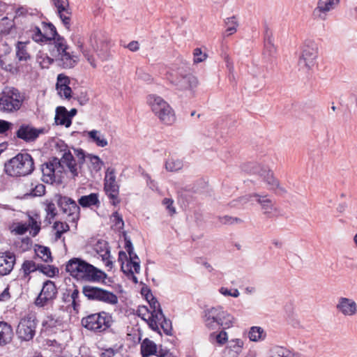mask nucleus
I'll list each match as a JSON object with an SVG mask.
<instances>
[{"instance_id": "58836bf2", "label": "nucleus", "mask_w": 357, "mask_h": 357, "mask_svg": "<svg viewBox=\"0 0 357 357\" xmlns=\"http://www.w3.org/2000/svg\"><path fill=\"white\" fill-rule=\"evenodd\" d=\"M119 261L121 263V266L122 271L126 274H133L137 273L135 271V268L132 266V264H129V257H128L126 253L123 251H120L119 252Z\"/></svg>"}, {"instance_id": "f704fd0d", "label": "nucleus", "mask_w": 357, "mask_h": 357, "mask_svg": "<svg viewBox=\"0 0 357 357\" xmlns=\"http://www.w3.org/2000/svg\"><path fill=\"white\" fill-rule=\"evenodd\" d=\"M78 203L81 206H82L84 208L92 207V206L98 207L100 205L98 194L91 193L89 195L82 196L78 199Z\"/></svg>"}, {"instance_id": "7ed1b4c3", "label": "nucleus", "mask_w": 357, "mask_h": 357, "mask_svg": "<svg viewBox=\"0 0 357 357\" xmlns=\"http://www.w3.org/2000/svg\"><path fill=\"white\" fill-rule=\"evenodd\" d=\"M203 321L209 330H216L220 328H229L233 326L234 318L221 306L208 308L203 312Z\"/></svg>"}, {"instance_id": "ea45409f", "label": "nucleus", "mask_w": 357, "mask_h": 357, "mask_svg": "<svg viewBox=\"0 0 357 357\" xmlns=\"http://www.w3.org/2000/svg\"><path fill=\"white\" fill-rule=\"evenodd\" d=\"M29 229H31L30 234L36 236L40 230V220L39 216L36 214L33 216L29 215L28 222Z\"/></svg>"}, {"instance_id": "4c0bfd02", "label": "nucleus", "mask_w": 357, "mask_h": 357, "mask_svg": "<svg viewBox=\"0 0 357 357\" xmlns=\"http://www.w3.org/2000/svg\"><path fill=\"white\" fill-rule=\"evenodd\" d=\"M42 29L43 33H45L47 42L54 40L55 45V40L61 37L56 31V27L52 23L42 22Z\"/></svg>"}, {"instance_id": "e2e57ef3", "label": "nucleus", "mask_w": 357, "mask_h": 357, "mask_svg": "<svg viewBox=\"0 0 357 357\" xmlns=\"http://www.w3.org/2000/svg\"><path fill=\"white\" fill-rule=\"evenodd\" d=\"M13 126L11 122L0 119V134H5L7 131L10 130Z\"/></svg>"}, {"instance_id": "f8f14e48", "label": "nucleus", "mask_w": 357, "mask_h": 357, "mask_svg": "<svg viewBox=\"0 0 357 357\" xmlns=\"http://www.w3.org/2000/svg\"><path fill=\"white\" fill-rule=\"evenodd\" d=\"M317 54V44L312 40H305L298 61L300 68L307 70L312 69L316 65Z\"/></svg>"}, {"instance_id": "0eeeda50", "label": "nucleus", "mask_w": 357, "mask_h": 357, "mask_svg": "<svg viewBox=\"0 0 357 357\" xmlns=\"http://www.w3.org/2000/svg\"><path fill=\"white\" fill-rule=\"evenodd\" d=\"M72 41L78 50L82 53L84 57L87 60L93 68H96V61L94 56L96 51L93 47V39H84L78 34L72 36ZM97 55L102 60H106L109 57L107 50H96Z\"/></svg>"}, {"instance_id": "c756f323", "label": "nucleus", "mask_w": 357, "mask_h": 357, "mask_svg": "<svg viewBox=\"0 0 357 357\" xmlns=\"http://www.w3.org/2000/svg\"><path fill=\"white\" fill-rule=\"evenodd\" d=\"M62 321L52 316H47L42 323V331L47 335L56 333L61 331Z\"/></svg>"}, {"instance_id": "bf43d9fd", "label": "nucleus", "mask_w": 357, "mask_h": 357, "mask_svg": "<svg viewBox=\"0 0 357 357\" xmlns=\"http://www.w3.org/2000/svg\"><path fill=\"white\" fill-rule=\"evenodd\" d=\"M111 220L114 222V225L119 229L122 228L124 225L122 216L117 211L112 214Z\"/></svg>"}, {"instance_id": "49530a36", "label": "nucleus", "mask_w": 357, "mask_h": 357, "mask_svg": "<svg viewBox=\"0 0 357 357\" xmlns=\"http://www.w3.org/2000/svg\"><path fill=\"white\" fill-rule=\"evenodd\" d=\"M223 329L218 334L212 333L210 334L209 340L213 343L215 341L219 345H223L227 342L228 336L227 332Z\"/></svg>"}, {"instance_id": "79ce46f5", "label": "nucleus", "mask_w": 357, "mask_h": 357, "mask_svg": "<svg viewBox=\"0 0 357 357\" xmlns=\"http://www.w3.org/2000/svg\"><path fill=\"white\" fill-rule=\"evenodd\" d=\"M29 42H18L16 45V56L20 61H26L30 58L26 45Z\"/></svg>"}, {"instance_id": "473e14b6", "label": "nucleus", "mask_w": 357, "mask_h": 357, "mask_svg": "<svg viewBox=\"0 0 357 357\" xmlns=\"http://www.w3.org/2000/svg\"><path fill=\"white\" fill-rule=\"evenodd\" d=\"M89 139L96 144L98 147H105L108 145V142L105 137V135L97 130H91L90 131L85 132Z\"/></svg>"}, {"instance_id": "5fc2aeb1", "label": "nucleus", "mask_w": 357, "mask_h": 357, "mask_svg": "<svg viewBox=\"0 0 357 357\" xmlns=\"http://www.w3.org/2000/svg\"><path fill=\"white\" fill-rule=\"evenodd\" d=\"M264 47L266 52L268 53L269 56H273L275 53L276 48L271 36H268L266 37L264 40Z\"/></svg>"}, {"instance_id": "2f4dec72", "label": "nucleus", "mask_w": 357, "mask_h": 357, "mask_svg": "<svg viewBox=\"0 0 357 357\" xmlns=\"http://www.w3.org/2000/svg\"><path fill=\"white\" fill-rule=\"evenodd\" d=\"M54 121L56 125L64 126L66 128L71 126L72 120L70 119L68 112L65 107H56Z\"/></svg>"}, {"instance_id": "a19ab883", "label": "nucleus", "mask_w": 357, "mask_h": 357, "mask_svg": "<svg viewBox=\"0 0 357 357\" xmlns=\"http://www.w3.org/2000/svg\"><path fill=\"white\" fill-rule=\"evenodd\" d=\"M225 24L226 26V30L225 33L223 34L224 37H227L236 32L238 23L236 18L234 16L227 17L225 20Z\"/></svg>"}, {"instance_id": "dca6fc26", "label": "nucleus", "mask_w": 357, "mask_h": 357, "mask_svg": "<svg viewBox=\"0 0 357 357\" xmlns=\"http://www.w3.org/2000/svg\"><path fill=\"white\" fill-rule=\"evenodd\" d=\"M36 319L33 314H29L22 318L16 330L18 337L24 341L33 339L36 333Z\"/></svg>"}, {"instance_id": "aec40b11", "label": "nucleus", "mask_w": 357, "mask_h": 357, "mask_svg": "<svg viewBox=\"0 0 357 357\" xmlns=\"http://www.w3.org/2000/svg\"><path fill=\"white\" fill-rule=\"evenodd\" d=\"M253 172L260 176L266 184L268 190L271 191L278 190L283 192H285V190L280 186L279 181L274 176L273 172L268 167L256 166Z\"/></svg>"}, {"instance_id": "4d7b16f0", "label": "nucleus", "mask_w": 357, "mask_h": 357, "mask_svg": "<svg viewBox=\"0 0 357 357\" xmlns=\"http://www.w3.org/2000/svg\"><path fill=\"white\" fill-rule=\"evenodd\" d=\"M207 58V54L203 53L200 48H195L193 51V61L195 63H199L205 61Z\"/></svg>"}, {"instance_id": "c85d7f7f", "label": "nucleus", "mask_w": 357, "mask_h": 357, "mask_svg": "<svg viewBox=\"0 0 357 357\" xmlns=\"http://www.w3.org/2000/svg\"><path fill=\"white\" fill-rule=\"evenodd\" d=\"M94 250L98 255L107 267L112 268V261L111 260L110 251L107 242L98 241L94 245Z\"/></svg>"}, {"instance_id": "f3484780", "label": "nucleus", "mask_w": 357, "mask_h": 357, "mask_svg": "<svg viewBox=\"0 0 357 357\" xmlns=\"http://www.w3.org/2000/svg\"><path fill=\"white\" fill-rule=\"evenodd\" d=\"M57 295V288L53 281L46 280L37 296L35 304L38 307H45L51 304Z\"/></svg>"}, {"instance_id": "8fccbe9b", "label": "nucleus", "mask_w": 357, "mask_h": 357, "mask_svg": "<svg viewBox=\"0 0 357 357\" xmlns=\"http://www.w3.org/2000/svg\"><path fill=\"white\" fill-rule=\"evenodd\" d=\"M56 229L55 238L59 239L61 237V235L69 230V226L66 222H56L54 225Z\"/></svg>"}, {"instance_id": "13d9d810", "label": "nucleus", "mask_w": 357, "mask_h": 357, "mask_svg": "<svg viewBox=\"0 0 357 357\" xmlns=\"http://www.w3.org/2000/svg\"><path fill=\"white\" fill-rule=\"evenodd\" d=\"M219 220L221 223L225 225L239 224L243 222L242 220L238 218H234L229 215L220 217Z\"/></svg>"}, {"instance_id": "a18cd8bd", "label": "nucleus", "mask_w": 357, "mask_h": 357, "mask_svg": "<svg viewBox=\"0 0 357 357\" xmlns=\"http://www.w3.org/2000/svg\"><path fill=\"white\" fill-rule=\"evenodd\" d=\"M53 61V59L42 52H39L36 56V61L42 68H48Z\"/></svg>"}, {"instance_id": "ddd939ff", "label": "nucleus", "mask_w": 357, "mask_h": 357, "mask_svg": "<svg viewBox=\"0 0 357 357\" xmlns=\"http://www.w3.org/2000/svg\"><path fill=\"white\" fill-rule=\"evenodd\" d=\"M104 189L112 205L116 206L120 203L119 197V185L116 181V172L114 168H107L105 179Z\"/></svg>"}, {"instance_id": "680f3d73", "label": "nucleus", "mask_w": 357, "mask_h": 357, "mask_svg": "<svg viewBox=\"0 0 357 357\" xmlns=\"http://www.w3.org/2000/svg\"><path fill=\"white\" fill-rule=\"evenodd\" d=\"M119 351L116 347L102 349L100 354V357H114Z\"/></svg>"}, {"instance_id": "412c9836", "label": "nucleus", "mask_w": 357, "mask_h": 357, "mask_svg": "<svg viewBox=\"0 0 357 357\" xmlns=\"http://www.w3.org/2000/svg\"><path fill=\"white\" fill-rule=\"evenodd\" d=\"M45 132L44 128H35L31 124H22L16 132L17 138L23 140L26 143L35 142L40 135Z\"/></svg>"}, {"instance_id": "c03bdc74", "label": "nucleus", "mask_w": 357, "mask_h": 357, "mask_svg": "<svg viewBox=\"0 0 357 357\" xmlns=\"http://www.w3.org/2000/svg\"><path fill=\"white\" fill-rule=\"evenodd\" d=\"M265 336L263 328L259 326H252L249 331V338L253 342L264 340Z\"/></svg>"}, {"instance_id": "4468645a", "label": "nucleus", "mask_w": 357, "mask_h": 357, "mask_svg": "<svg viewBox=\"0 0 357 357\" xmlns=\"http://www.w3.org/2000/svg\"><path fill=\"white\" fill-rule=\"evenodd\" d=\"M56 202L68 221L75 222L79 218L80 208L77 203L70 197L56 195Z\"/></svg>"}, {"instance_id": "2eb2a0df", "label": "nucleus", "mask_w": 357, "mask_h": 357, "mask_svg": "<svg viewBox=\"0 0 357 357\" xmlns=\"http://www.w3.org/2000/svg\"><path fill=\"white\" fill-rule=\"evenodd\" d=\"M198 85V79L192 72L180 75V98L183 100L194 98Z\"/></svg>"}, {"instance_id": "423d86ee", "label": "nucleus", "mask_w": 357, "mask_h": 357, "mask_svg": "<svg viewBox=\"0 0 357 357\" xmlns=\"http://www.w3.org/2000/svg\"><path fill=\"white\" fill-rule=\"evenodd\" d=\"M24 102V96L14 87L6 86L0 93V112L7 114L18 111Z\"/></svg>"}, {"instance_id": "c9c22d12", "label": "nucleus", "mask_w": 357, "mask_h": 357, "mask_svg": "<svg viewBox=\"0 0 357 357\" xmlns=\"http://www.w3.org/2000/svg\"><path fill=\"white\" fill-rule=\"evenodd\" d=\"M125 248L129 255V264H132L135 271L139 273L140 271V261L138 256L134 252L132 244L130 241H126Z\"/></svg>"}, {"instance_id": "5701e85b", "label": "nucleus", "mask_w": 357, "mask_h": 357, "mask_svg": "<svg viewBox=\"0 0 357 357\" xmlns=\"http://www.w3.org/2000/svg\"><path fill=\"white\" fill-rule=\"evenodd\" d=\"M340 3V0H319L312 15L315 19L325 20L327 13L334 9Z\"/></svg>"}, {"instance_id": "f03ea898", "label": "nucleus", "mask_w": 357, "mask_h": 357, "mask_svg": "<svg viewBox=\"0 0 357 357\" xmlns=\"http://www.w3.org/2000/svg\"><path fill=\"white\" fill-rule=\"evenodd\" d=\"M56 148L61 156L59 162L62 167V172L68 171L73 177L77 176L85 160L84 151L81 149H70L63 142H58Z\"/></svg>"}, {"instance_id": "6e6d98bb", "label": "nucleus", "mask_w": 357, "mask_h": 357, "mask_svg": "<svg viewBox=\"0 0 357 357\" xmlns=\"http://www.w3.org/2000/svg\"><path fill=\"white\" fill-rule=\"evenodd\" d=\"M45 186L43 184H37L34 188H31L29 195L31 197H40L45 194Z\"/></svg>"}, {"instance_id": "774afa93", "label": "nucleus", "mask_w": 357, "mask_h": 357, "mask_svg": "<svg viewBox=\"0 0 357 357\" xmlns=\"http://www.w3.org/2000/svg\"><path fill=\"white\" fill-rule=\"evenodd\" d=\"M137 75L139 79L147 82L152 80L151 76L149 73L144 72L142 69L137 70Z\"/></svg>"}, {"instance_id": "09e8293b", "label": "nucleus", "mask_w": 357, "mask_h": 357, "mask_svg": "<svg viewBox=\"0 0 357 357\" xmlns=\"http://www.w3.org/2000/svg\"><path fill=\"white\" fill-rule=\"evenodd\" d=\"M36 255L45 262L52 261L51 252L46 247L40 246L36 250Z\"/></svg>"}, {"instance_id": "bb28decb", "label": "nucleus", "mask_w": 357, "mask_h": 357, "mask_svg": "<svg viewBox=\"0 0 357 357\" xmlns=\"http://www.w3.org/2000/svg\"><path fill=\"white\" fill-rule=\"evenodd\" d=\"M243 346L244 342L241 339L230 340L222 351V357H238L243 349Z\"/></svg>"}, {"instance_id": "cd10ccee", "label": "nucleus", "mask_w": 357, "mask_h": 357, "mask_svg": "<svg viewBox=\"0 0 357 357\" xmlns=\"http://www.w3.org/2000/svg\"><path fill=\"white\" fill-rule=\"evenodd\" d=\"M255 201L261 206L264 214L271 217L274 213L277 212L275 203L268 195H261L258 193L255 194Z\"/></svg>"}, {"instance_id": "a211bd4d", "label": "nucleus", "mask_w": 357, "mask_h": 357, "mask_svg": "<svg viewBox=\"0 0 357 357\" xmlns=\"http://www.w3.org/2000/svg\"><path fill=\"white\" fill-rule=\"evenodd\" d=\"M43 181L47 183H52L60 177L62 174V167L59 165V158H53L42 165Z\"/></svg>"}, {"instance_id": "9d476101", "label": "nucleus", "mask_w": 357, "mask_h": 357, "mask_svg": "<svg viewBox=\"0 0 357 357\" xmlns=\"http://www.w3.org/2000/svg\"><path fill=\"white\" fill-rule=\"evenodd\" d=\"M82 293L88 300L101 302L107 305H114L119 301L117 296L113 292L92 285L84 286Z\"/></svg>"}, {"instance_id": "37998d69", "label": "nucleus", "mask_w": 357, "mask_h": 357, "mask_svg": "<svg viewBox=\"0 0 357 357\" xmlns=\"http://www.w3.org/2000/svg\"><path fill=\"white\" fill-rule=\"evenodd\" d=\"M30 36L38 43H47L45 33L42 32L40 28L34 26L29 31Z\"/></svg>"}, {"instance_id": "0e129e2a", "label": "nucleus", "mask_w": 357, "mask_h": 357, "mask_svg": "<svg viewBox=\"0 0 357 357\" xmlns=\"http://www.w3.org/2000/svg\"><path fill=\"white\" fill-rule=\"evenodd\" d=\"M148 301L150 305V310H148L149 312H158L162 310L160 305L156 298L152 297L150 300Z\"/></svg>"}, {"instance_id": "4be33fe9", "label": "nucleus", "mask_w": 357, "mask_h": 357, "mask_svg": "<svg viewBox=\"0 0 357 357\" xmlns=\"http://www.w3.org/2000/svg\"><path fill=\"white\" fill-rule=\"evenodd\" d=\"M337 311L344 317H353L357 313L356 302L349 298L340 297L335 305Z\"/></svg>"}, {"instance_id": "6ab92c4d", "label": "nucleus", "mask_w": 357, "mask_h": 357, "mask_svg": "<svg viewBox=\"0 0 357 357\" xmlns=\"http://www.w3.org/2000/svg\"><path fill=\"white\" fill-rule=\"evenodd\" d=\"M140 354L142 357H170L172 354L168 351L162 349V346H158L153 340L149 338H144L140 342Z\"/></svg>"}, {"instance_id": "de8ad7c7", "label": "nucleus", "mask_w": 357, "mask_h": 357, "mask_svg": "<svg viewBox=\"0 0 357 357\" xmlns=\"http://www.w3.org/2000/svg\"><path fill=\"white\" fill-rule=\"evenodd\" d=\"M22 271L24 273V278H26L30 273L37 270L36 264L33 261L26 260L22 265Z\"/></svg>"}, {"instance_id": "6e6552de", "label": "nucleus", "mask_w": 357, "mask_h": 357, "mask_svg": "<svg viewBox=\"0 0 357 357\" xmlns=\"http://www.w3.org/2000/svg\"><path fill=\"white\" fill-rule=\"evenodd\" d=\"M112 316L102 311L82 318V324L86 329L100 333L107 331L112 326Z\"/></svg>"}, {"instance_id": "f257e3e1", "label": "nucleus", "mask_w": 357, "mask_h": 357, "mask_svg": "<svg viewBox=\"0 0 357 357\" xmlns=\"http://www.w3.org/2000/svg\"><path fill=\"white\" fill-rule=\"evenodd\" d=\"M66 271L77 280L86 282H99L107 276L105 272L79 257L68 261Z\"/></svg>"}, {"instance_id": "393cba45", "label": "nucleus", "mask_w": 357, "mask_h": 357, "mask_svg": "<svg viewBox=\"0 0 357 357\" xmlns=\"http://www.w3.org/2000/svg\"><path fill=\"white\" fill-rule=\"evenodd\" d=\"M53 2L63 24L68 29L71 17L68 0H53Z\"/></svg>"}, {"instance_id": "b1692460", "label": "nucleus", "mask_w": 357, "mask_h": 357, "mask_svg": "<svg viewBox=\"0 0 357 357\" xmlns=\"http://www.w3.org/2000/svg\"><path fill=\"white\" fill-rule=\"evenodd\" d=\"M16 262V257L13 252H0V275L5 276L10 273Z\"/></svg>"}, {"instance_id": "7c9ffc66", "label": "nucleus", "mask_w": 357, "mask_h": 357, "mask_svg": "<svg viewBox=\"0 0 357 357\" xmlns=\"http://www.w3.org/2000/svg\"><path fill=\"white\" fill-rule=\"evenodd\" d=\"M64 300L66 302L71 303L75 311H78L80 307L79 291L77 287L73 284L66 289L64 294Z\"/></svg>"}, {"instance_id": "72a5a7b5", "label": "nucleus", "mask_w": 357, "mask_h": 357, "mask_svg": "<svg viewBox=\"0 0 357 357\" xmlns=\"http://www.w3.org/2000/svg\"><path fill=\"white\" fill-rule=\"evenodd\" d=\"M13 337L11 326L5 321H0V345H5L10 342Z\"/></svg>"}, {"instance_id": "9b49d317", "label": "nucleus", "mask_w": 357, "mask_h": 357, "mask_svg": "<svg viewBox=\"0 0 357 357\" xmlns=\"http://www.w3.org/2000/svg\"><path fill=\"white\" fill-rule=\"evenodd\" d=\"M144 309L146 311V313L143 314L142 318L153 331L160 333V329H162L165 334H170L172 323L170 320L165 317L162 310L149 312L146 307H144Z\"/></svg>"}, {"instance_id": "338daca9", "label": "nucleus", "mask_w": 357, "mask_h": 357, "mask_svg": "<svg viewBox=\"0 0 357 357\" xmlns=\"http://www.w3.org/2000/svg\"><path fill=\"white\" fill-rule=\"evenodd\" d=\"M14 230L17 234L22 235L29 230V226L26 223H18Z\"/></svg>"}, {"instance_id": "864d4df0", "label": "nucleus", "mask_w": 357, "mask_h": 357, "mask_svg": "<svg viewBox=\"0 0 357 357\" xmlns=\"http://www.w3.org/2000/svg\"><path fill=\"white\" fill-rule=\"evenodd\" d=\"M165 78L172 84H177L178 72L177 70H172L170 68H166Z\"/></svg>"}, {"instance_id": "a878e982", "label": "nucleus", "mask_w": 357, "mask_h": 357, "mask_svg": "<svg viewBox=\"0 0 357 357\" xmlns=\"http://www.w3.org/2000/svg\"><path fill=\"white\" fill-rule=\"evenodd\" d=\"M70 79L63 74L57 76L56 89L61 98L69 100L71 98L72 89L69 86Z\"/></svg>"}, {"instance_id": "3c124183", "label": "nucleus", "mask_w": 357, "mask_h": 357, "mask_svg": "<svg viewBox=\"0 0 357 357\" xmlns=\"http://www.w3.org/2000/svg\"><path fill=\"white\" fill-rule=\"evenodd\" d=\"M46 218L49 222L53 220L56 215V208L55 204L52 202H47L45 206Z\"/></svg>"}, {"instance_id": "69168bd1", "label": "nucleus", "mask_w": 357, "mask_h": 357, "mask_svg": "<svg viewBox=\"0 0 357 357\" xmlns=\"http://www.w3.org/2000/svg\"><path fill=\"white\" fill-rule=\"evenodd\" d=\"M162 203L166 206L169 215H172L176 213V208L172 206L173 200L172 199L165 198Z\"/></svg>"}, {"instance_id": "39448f33", "label": "nucleus", "mask_w": 357, "mask_h": 357, "mask_svg": "<svg viewBox=\"0 0 357 357\" xmlns=\"http://www.w3.org/2000/svg\"><path fill=\"white\" fill-rule=\"evenodd\" d=\"M147 103L153 113L166 125L173 124L176 119L174 111L162 97L151 94L147 97Z\"/></svg>"}, {"instance_id": "1a4fd4ad", "label": "nucleus", "mask_w": 357, "mask_h": 357, "mask_svg": "<svg viewBox=\"0 0 357 357\" xmlns=\"http://www.w3.org/2000/svg\"><path fill=\"white\" fill-rule=\"evenodd\" d=\"M56 54L55 60L57 64L66 69L74 68L79 61L77 56L68 52V45L63 37H59L55 40Z\"/></svg>"}, {"instance_id": "603ef678", "label": "nucleus", "mask_w": 357, "mask_h": 357, "mask_svg": "<svg viewBox=\"0 0 357 357\" xmlns=\"http://www.w3.org/2000/svg\"><path fill=\"white\" fill-rule=\"evenodd\" d=\"M178 160L176 157L174 158L173 157L168 158L165 162V169L168 172H176L178 169Z\"/></svg>"}, {"instance_id": "20e7f679", "label": "nucleus", "mask_w": 357, "mask_h": 357, "mask_svg": "<svg viewBox=\"0 0 357 357\" xmlns=\"http://www.w3.org/2000/svg\"><path fill=\"white\" fill-rule=\"evenodd\" d=\"M33 169V160L29 153H18L5 164V172L10 176H25Z\"/></svg>"}, {"instance_id": "e433bc0d", "label": "nucleus", "mask_w": 357, "mask_h": 357, "mask_svg": "<svg viewBox=\"0 0 357 357\" xmlns=\"http://www.w3.org/2000/svg\"><path fill=\"white\" fill-rule=\"evenodd\" d=\"M268 357H301L283 347L276 346L269 350Z\"/></svg>"}, {"instance_id": "052dcab7", "label": "nucleus", "mask_w": 357, "mask_h": 357, "mask_svg": "<svg viewBox=\"0 0 357 357\" xmlns=\"http://www.w3.org/2000/svg\"><path fill=\"white\" fill-rule=\"evenodd\" d=\"M89 158L93 168L96 171L100 170L103 165V162L100 158L97 155H90Z\"/></svg>"}]
</instances>
